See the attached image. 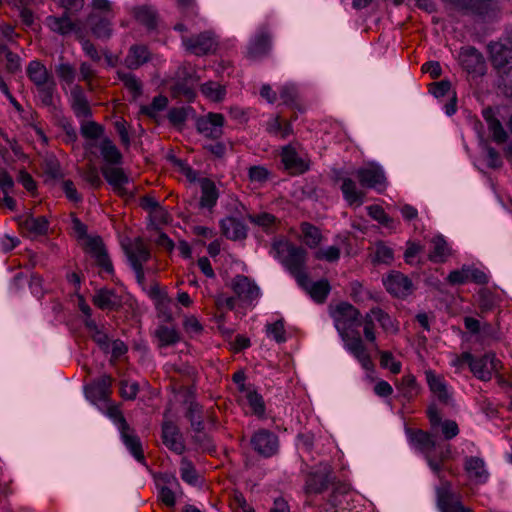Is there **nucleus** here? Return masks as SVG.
<instances>
[{
    "label": "nucleus",
    "mask_w": 512,
    "mask_h": 512,
    "mask_svg": "<svg viewBox=\"0 0 512 512\" xmlns=\"http://www.w3.org/2000/svg\"><path fill=\"white\" fill-rule=\"evenodd\" d=\"M331 316L346 347L351 352H363V342L358 331L362 324L360 311L348 302H340L332 310Z\"/></svg>",
    "instance_id": "nucleus-1"
},
{
    "label": "nucleus",
    "mask_w": 512,
    "mask_h": 512,
    "mask_svg": "<svg viewBox=\"0 0 512 512\" xmlns=\"http://www.w3.org/2000/svg\"><path fill=\"white\" fill-rule=\"evenodd\" d=\"M272 250L275 252V257L280 259L281 263L295 277L297 282H302L306 279L305 264L307 252L304 248L288 241L278 240L273 242Z\"/></svg>",
    "instance_id": "nucleus-2"
},
{
    "label": "nucleus",
    "mask_w": 512,
    "mask_h": 512,
    "mask_svg": "<svg viewBox=\"0 0 512 512\" xmlns=\"http://www.w3.org/2000/svg\"><path fill=\"white\" fill-rule=\"evenodd\" d=\"M452 363L458 367L467 364L474 376L483 381L490 380L492 374L501 367L495 354H461Z\"/></svg>",
    "instance_id": "nucleus-3"
},
{
    "label": "nucleus",
    "mask_w": 512,
    "mask_h": 512,
    "mask_svg": "<svg viewBox=\"0 0 512 512\" xmlns=\"http://www.w3.org/2000/svg\"><path fill=\"white\" fill-rule=\"evenodd\" d=\"M182 41L185 48L196 56L213 54L218 48L217 36L211 30L201 32L197 35L183 37Z\"/></svg>",
    "instance_id": "nucleus-4"
},
{
    "label": "nucleus",
    "mask_w": 512,
    "mask_h": 512,
    "mask_svg": "<svg viewBox=\"0 0 512 512\" xmlns=\"http://www.w3.org/2000/svg\"><path fill=\"white\" fill-rule=\"evenodd\" d=\"M250 444L255 452L265 458H270L279 451L278 436L267 429H259L254 432L251 436Z\"/></svg>",
    "instance_id": "nucleus-5"
},
{
    "label": "nucleus",
    "mask_w": 512,
    "mask_h": 512,
    "mask_svg": "<svg viewBox=\"0 0 512 512\" xmlns=\"http://www.w3.org/2000/svg\"><path fill=\"white\" fill-rule=\"evenodd\" d=\"M383 282L386 290L394 297L405 298L414 290L411 279L399 271H392Z\"/></svg>",
    "instance_id": "nucleus-6"
},
{
    "label": "nucleus",
    "mask_w": 512,
    "mask_h": 512,
    "mask_svg": "<svg viewBox=\"0 0 512 512\" xmlns=\"http://www.w3.org/2000/svg\"><path fill=\"white\" fill-rule=\"evenodd\" d=\"M224 116L221 113L210 112L197 119L196 127L199 133L207 138L218 139L223 134Z\"/></svg>",
    "instance_id": "nucleus-7"
},
{
    "label": "nucleus",
    "mask_w": 512,
    "mask_h": 512,
    "mask_svg": "<svg viewBox=\"0 0 512 512\" xmlns=\"http://www.w3.org/2000/svg\"><path fill=\"white\" fill-rule=\"evenodd\" d=\"M451 484L446 481L437 490V506L441 512H473L465 507L461 501L450 490Z\"/></svg>",
    "instance_id": "nucleus-8"
},
{
    "label": "nucleus",
    "mask_w": 512,
    "mask_h": 512,
    "mask_svg": "<svg viewBox=\"0 0 512 512\" xmlns=\"http://www.w3.org/2000/svg\"><path fill=\"white\" fill-rule=\"evenodd\" d=\"M100 171L108 182L109 185L112 186L113 190L121 197L130 196L132 197V193H128L125 185L129 183V177L125 174L124 170L120 167L103 165L100 168Z\"/></svg>",
    "instance_id": "nucleus-9"
},
{
    "label": "nucleus",
    "mask_w": 512,
    "mask_h": 512,
    "mask_svg": "<svg viewBox=\"0 0 512 512\" xmlns=\"http://www.w3.org/2000/svg\"><path fill=\"white\" fill-rule=\"evenodd\" d=\"M356 177L360 185L366 188L384 186L386 182V177L382 168L374 163H370L366 167L359 168L356 171Z\"/></svg>",
    "instance_id": "nucleus-10"
},
{
    "label": "nucleus",
    "mask_w": 512,
    "mask_h": 512,
    "mask_svg": "<svg viewBox=\"0 0 512 512\" xmlns=\"http://www.w3.org/2000/svg\"><path fill=\"white\" fill-rule=\"evenodd\" d=\"M85 249L95 258L99 267L109 274L113 273V265L101 237H88Z\"/></svg>",
    "instance_id": "nucleus-11"
},
{
    "label": "nucleus",
    "mask_w": 512,
    "mask_h": 512,
    "mask_svg": "<svg viewBox=\"0 0 512 512\" xmlns=\"http://www.w3.org/2000/svg\"><path fill=\"white\" fill-rule=\"evenodd\" d=\"M231 288L237 297L246 303H252L260 294L259 287L244 275L234 277Z\"/></svg>",
    "instance_id": "nucleus-12"
},
{
    "label": "nucleus",
    "mask_w": 512,
    "mask_h": 512,
    "mask_svg": "<svg viewBox=\"0 0 512 512\" xmlns=\"http://www.w3.org/2000/svg\"><path fill=\"white\" fill-rule=\"evenodd\" d=\"M427 416L432 429H436L438 427L441 428V433L445 440H451L459 434L460 430L456 421L450 419L442 420V417L436 407H429L427 410Z\"/></svg>",
    "instance_id": "nucleus-13"
},
{
    "label": "nucleus",
    "mask_w": 512,
    "mask_h": 512,
    "mask_svg": "<svg viewBox=\"0 0 512 512\" xmlns=\"http://www.w3.org/2000/svg\"><path fill=\"white\" fill-rule=\"evenodd\" d=\"M452 459V446L450 444H436V449L427 454V464L433 473L441 479L444 463Z\"/></svg>",
    "instance_id": "nucleus-14"
},
{
    "label": "nucleus",
    "mask_w": 512,
    "mask_h": 512,
    "mask_svg": "<svg viewBox=\"0 0 512 512\" xmlns=\"http://www.w3.org/2000/svg\"><path fill=\"white\" fill-rule=\"evenodd\" d=\"M87 25L92 35L102 41L110 39L113 33L111 20L99 13H90L87 18Z\"/></svg>",
    "instance_id": "nucleus-15"
},
{
    "label": "nucleus",
    "mask_w": 512,
    "mask_h": 512,
    "mask_svg": "<svg viewBox=\"0 0 512 512\" xmlns=\"http://www.w3.org/2000/svg\"><path fill=\"white\" fill-rule=\"evenodd\" d=\"M491 61L495 68L507 72L512 69V48L495 42L489 45Z\"/></svg>",
    "instance_id": "nucleus-16"
},
{
    "label": "nucleus",
    "mask_w": 512,
    "mask_h": 512,
    "mask_svg": "<svg viewBox=\"0 0 512 512\" xmlns=\"http://www.w3.org/2000/svg\"><path fill=\"white\" fill-rule=\"evenodd\" d=\"M407 433L411 445L420 451L424 455L425 459L427 458V454L430 455L433 449H436L437 441L429 432L421 429H409L407 430Z\"/></svg>",
    "instance_id": "nucleus-17"
},
{
    "label": "nucleus",
    "mask_w": 512,
    "mask_h": 512,
    "mask_svg": "<svg viewBox=\"0 0 512 512\" xmlns=\"http://www.w3.org/2000/svg\"><path fill=\"white\" fill-rule=\"evenodd\" d=\"M464 470L468 478L476 484H484L489 478L485 462L482 458L476 456H468L464 459Z\"/></svg>",
    "instance_id": "nucleus-18"
},
{
    "label": "nucleus",
    "mask_w": 512,
    "mask_h": 512,
    "mask_svg": "<svg viewBox=\"0 0 512 512\" xmlns=\"http://www.w3.org/2000/svg\"><path fill=\"white\" fill-rule=\"evenodd\" d=\"M460 62L469 73H482L485 69V60L483 55L474 47L462 48Z\"/></svg>",
    "instance_id": "nucleus-19"
},
{
    "label": "nucleus",
    "mask_w": 512,
    "mask_h": 512,
    "mask_svg": "<svg viewBox=\"0 0 512 512\" xmlns=\"http://www.w3.org/2000/svg\"><path fill=\"white\" fill-rule=\"evenodd\" d=\"M92 302L101 310L117 311L122 306V299L113 289L101 288L96 291Z\"/></svg>",
    "instance_id": "nucleus-20"
},
{
    "label": "nucleus",
    "mask_w": 512,
    "mask_h": 512,
    "mask_svg": "<svg viewBox=\"0 0 512 512\" xmlns=\"http://www.w3.org/2000/svg\"><path fill=\"white\" fill-rule=\"evenodd\" d=\"M162 440L164 445L177 454H182L185 445L178 427L173 422H164L162 425Z\"/></svg>",
    "instance_id": "nucleus-21"
},
{
    "label": "nucleus",
    "mask_w": 512,
    "mask_h": 512,
    "mask_svg": "<svg viewBox=\"0 0 512 512\" xmlns=\"http://www.w3.org/2000/svg\"><path fill=\"white\" fill-rule=\"evenodd\" d=\"M123 248L131 266L136 265V263L143 265L150 259V250L140 237H137L130 244L124 245Z\"/></svg>",
    "instance_id": "nucleus-22"
},
{
    "label": "nucleus",
    "mask_w": 512,
    "mask_h": 512,
    "mask_svg": "<svg viewBox=\"0 0 512 512\" xmlns=\"http://www.w3.org/2000/svg\"><path fill=\"white\" fill-rule=\"evenodd\" d=\"M329 485L328 473L324 470L309 472L305 478L304 492L306 495L321 494Z\"/></svg>",
    "instance_id": "nucleus-23"
},
{
    "label": "nucleus",
    "mask_w": 512,
    "mask_h": 512,
    "mask_svg": "<svg viewBox=\"0 0 512 512\" xmlns=\"http://www.w3.org/2000/svg\"><path fill=\"white\" fill-rule=\"evenodd\" d=\"M71 108L78 118H89L92 116L88 99L81 86L75 85L71 89Z\"/></svg>",
    "instance_id": "nucleus-24"
},
{
    "label": "nucleus",
    "mask_w": 512,
    "mask_h": 512,
    "mask_svg": "<svg viewBox=\"0 0 512 512\" xmlns=\"http://www.w3.org/2000/svg\"><path fill=\"white\" fill-rule=\"evenodd\" d=\"M281 158L285 169L289 170L291 174H302L308 170L307 163L298 156L291 145L282 148Z\"/></svg>",
    "instance_id": "nucleus-25"
},
{
    "label": "nucleus",
    "mask_w": 512,
    "mask_h": 512,
    "mask_svg": "<svg viewBox=\"0 0 512 512\" xmlns=\"http://www.w3.org/2000/svg\"><path fill=\"white\" fill-rule=\"evenodd\" d=\"M222 234L230 240H244L247 237V227L235 217H227L220 222Z\"/></svg>",
    "instance_id": "nucleus-26"
},
{
    "label": "nucleus",
    "mask_w": 512,
    "mask_h": 512,
    "mask_svg": "<svg viewBox=\"0 0 512 512\" xmlns=\"http://www.w3.org/2000/svg\"><path fill=\"white\" fill-rule=\"evenodd\" d=\"M297 283L318 303H323L330 292V285L327 280L322 279L313 283L308 274H306L305 280Z\"/></svg>",
    "instance_id": "nucleus-27"
},
{
    "label": "nucleus",
    "mask_w": 512,
    "mask_h": 512,
    "mask_svg": "<svg viewBox=\"0 0 512 512\" xmlns=\"http://www.w3.org/2000/svg\"><path fill=\"white\" fill-rule=\"evenodd\" d=\"M111 379L102 377L101 379L85 387L86 397L93 403L105 401L110 393Z\"/></svg>",
    "instance_id": "nucleus-28"
},
{
    "label": "nucleus",
    "mask_w": 512,
    "mask_h": 512,
    "mask_svg": "<svg viewBox=\"0 0 512 512\" xmlns=\"http://www.w3.org/2000/svg\"><path fill=\"white\" fill-rule=\"evenodd\" d=\"M425 376L431 392L438 398L440 402L448 403L450 395L444 378L432 370H427L425 372Z\"/></svg>",
    "instance_id": "nucleus-29"
},
{
    "label": "nucleus",
    "mask_w": 512,
    "mask_h": 512,
    "mask_svg": "<svg viewBox=\"0 0 512 512\" xmlns=\"http://www.w3.org/2000/svg\"><path fill=\"white\" fill-rule=\"evenodd\" d=\"M454 9L465 13L484 14L492 0H443Z\"/></svg>",
    "instance_id": "nucleus-30"
},
{
    "label": "nucleus",
    "mask_w": 512,
    "mask_h": 512,
    "mask_svg": "<svg viewBox=\"0 0 512 512\" xmlns=\"http://www.w3.org/2000/svg\"><path fill=\"white\" fill-rule=\"evenodd\" d=\"M271 48V36L266 31H261L248 47V56L258 59L268 54Z\"/></svg>",
    "instance_id": "nucleus-31"
},
{
    "label": "nucleus",
    "mask_w": 512,
    "mask_h": 512,
    "mask_svg": "<svg viewBox=\"0 0 512 512\" xmlns=\"http://www.w3.org/2000/svg\"><path fill=\"white\" fill-rule=\"evenodd\" d=\"M341 191L344 199L351 206H361L364 201L365 193L357 188L355 181L351 178H342Z\"/></svg>",
    "instance_id": "nucleus-32"
},
{
    "label": "nucleus",
    "mask_w": 512,
    "mask_h": 512,
    "mask_svg": "<svg viewBox=\"0 0 512 512\" xmlns=\"http://www.w3.org/2000/svg\"><path fill=\"white\" fill-rule=\"evenodd\" d=\"M27 76L35 86H40L53 80V75L47 70L45 65L39 60L31 61L27 66Z\"/></svg>",
    "instance_id": "nucleus-33"
},
{
    "label": "nucleus",
    "mask_w": 512,
    "mask_h": 512,
    "mask_svg": "<svg viewBox=\"0 0 512 512\" xmlns=\"http://www.w3.org/2000/svg\"><path fill=\"white\" fill-rule=\"evenodd\" d=\"M483 117L487 122L488 129L492 134V138L498 144L505 143L508 139V134L504 130L501 122L494 116V113L490 107L483 111Z\"/></svg>",
    "instance_id": "nucleus-34"
},
{
    "label": "nucleus",
    "mask_w": 512,
    "mask_h": 512,
    "mask_svg": "<svg viewBox=\"0 0 512 512\" xmlns=\"http://www.w3.org/2000/svg\"><path fill=\"white\" fill-rule=\"evenodd\" d=\"M200 187V206L209 209L214 207L219 197L218 189L216 188L215 183L209 178H202L200 180Z\"/></svg>",
    "instance_id": "nucleus-35"
},
{
    "label": "nucleus",
    "mask_w": 512,
    "mask_h": 512,
    "mask_svg": "<svg viewBox=\"0 0 512 512\" xmlns=\"http://www.w3.org/2000/svg\"><path fill=\"white\" fill-rule=\"evenodd\" d=\"M47 26L60 35H68L75 30V23L71 20V16L64 12L61 16H48L46 18Z\"/></svg>",
    "instance_id": "nucleus-36"
},
{
    "label": "nucleus",
    "mask_w": 512,
    "mask_h": 512,
    "mask_svg": "<svg viewBox=\"0 0 512 512\" xmlns=\"http://www.w3.org/2000/svg\"><path fill=\"white\" fill-rule=\"evenodd\" d=\"M19 225L28 233L38 236L44 235L47 232L49 222L44 216L33 217L28 215L20 219Z\"/></svg>",
    "instance_id": "nucleus-37"
},
{
    "label": "nucleus",
    "mask_w": 512,
    "mask_h": 512,
    "mask_svg": "<svg viewBox=\"0 0 512 512\" xmlns=\"http://www.w3.org/2000/svg\"><path fill=\"white\" fill-rule=\"evenodd\" d=\"M150 59L149 52L144 45H133L125 58V64L129 69H137Z\"/></svg>",
    "instance_id": "nucleus-38"
},
{
    "label": "nucleus",
    "mask_w": 512,
    "mask_h": 512,
    "mask_svg": "<svg viewBox=\"0 0 512 512\" xmlns=\"http://www.w3.org/2000/svg\"><path fill=\"white\" fill-rule=\"evenodd\" d=\"M432 249L428 255L429 259L434 263L444 262L451 254L448 243L442 235H437L431 240Z\"/></svg>",
    "instance_id": "nucleus-39"
},
{
    "label": "nucleus",
    "mask_w": 512,
    "mask_h": 512,
    "mask_svg": "<svg viewBox=\"0 0 512 512\" xmlns=\"http://www.w3.org/2000/svg\"><path fill=\"white\" fill-rule=\"evenodd\" d=\"M134 18L148 29H154L157 26V12L150 6L143 5L133 8Z\"/></svg>",
    "instance_id": "nucleus-40"
},
{
    "label": "nucleus",
    "mask_w": 512,
    "mask_h": 512,
    "mask_svg": "<svg viewBox=\"0 0 512 512\" xmlns=\"http://www.w3.org/2000/svg\"><path fill=\"white\" fill-rule=\"evenodd\" d=\"M121 435L125 446L129 449L134 458L137 461L144 463L145 457L139 437L133 433H130L129 427L128 429L121 431Z\"/></svg>",
    "instance_id": "nucleus-41"
},
{
    "label": "nucleus",
    "mask_w": 512,
    "mask_h": 512,
    "mask_svg": "<svg viewBox=\"0 0 512 512\" xmlns=\"http://www.w3.org/2000/svg\"><path fill=\"white\" fill-rule=\"evenodd\" d=\"M100 151L103 159L110 166L120 165L123 160V156L116 145L108 138L102 140L100 144Z\"/></svg>",
    "instance_id": "nucleus-42"
},
{
    "label": "nucleus",
    "mask_w": 512,
    "mask_h": 512,
    "mask_svg": "<svg viewBox=\"0 0 512 512\" xmlns=\"http://www.w3.org/2000/svg\"><path fill=\"white\" fill-rule=\"evenodd\" d=\"M396 387L400 394L407 400L415 398L420 391L416 378L412 374L403 376L400 382L396 384Z\"/></svg>",
    "instance_id": "nucleus-43"
},
{
    "label": "nucleus",
    "mask_w": 512,
    "mask_h": 512,
    "mask_svg": "<svg viewBox=\"0 0 512 512\" xmlns=\"http://www.w3.org/2000/svg\"><path fill=\"white\" fill-rule=\"evenodd\" d=\"M243 394L253 414L258 417L264 416L266 407L262 395H260L253 387L243 392Z\"/></svg>",
    "instance_id": "nucleus-44"
},
{
    "label": "nucleus",
    "mask_w": 512,
    "mask_h": 512,
    "mask_svg": "<svg viewBox=\"0 0 512 512\" xmlns=\"http://www.w3.org/2000/svg\"><path fill=\"white\" fill-rule=\"evenodd\" d=\"M300 229H301V232L303 235V241L305 242V244L307 246H309L310 248L317 247L318 244L322 240V234H321L320 230L316 226H314L308 222H303L300 226Z\"/></svg>",
    "instance_id": "nucleus-45"
},
{
    "label": "nucleus",
    "mask_w": 512,
    "mask_h": 512,
    "mask_svg": "<svg viewBox=\"0 0 512 512\" xmlns=\"http://www.w3.org/2000/svg\"><path fill=\"white\" fill-rule=\"evenodd\" d=\"M78 174L94 189H99L103 185L98 168L93 163H88L84 168L78 169Z\"/></svg>",
    "instance_id": "nucleus-46"
},
{
    "label": "nucleus",
    "mask_w": 512,
    "mask_h": 512,
    "mask_svg": "<svg viewBox=\"0 0 512 512\" xmlns=\"http://www.w3.org/2000/svg\"><path fill=\"white\" fill-rule=\"evenodd\" d=\"M39 99L44 106L54 107V95L56 93V81L55 79L36 86Z\"/></svg>",
    "instance_id": "nucleus-47"
},
{
    "label": "nucleus",
    "mask_w": 512,
    "mask_h": 512,
    "mask_svg": "<svg viewBox=\"0 0 512 512\" xmlns=\"http://www.w3.org/2000/svg\"><path fill=\"white\" fill-rule=\"evenodd\" d=\"M168 105V98L164 95H158L153 98L150 105H143L140 112L151 119H156L157 113L164 110Z\"/></svg>",
    "instance_id": "nucleus-48"
},
{
    "label": "nucleus",
    "mask_w": 512,
    "mask_h": 512,
    "mask_svg": "<svg viewBox=\"0 0 512 512\" xmlns=\"http://www.w3.org/2000/svg\"><path fill=\"white\" fill-rule=\"evenodd\" d=\"M155 336L159 341V347L174 344L179 341L180 337L177 331L168 326H159L155 330Z\"/></svg>",
    "instance_id": "nucleus-49"
},
{
    "label": "nucleus",
    "mask_w": 512,
    "mask_h": 512,
    "mask_svg": "<svg viewBox=\"0 0 512 512\" xmlns=\"http://www.w3.org/2000/svg\"><path fill=\"white\" fill-rule=\"evenodd\" d=\"M85 325L93 333V340L98 344L101 350H107L110 347V339L104 332L100 331L93 319H86Z\"/></svg>",
    "instance_id": "nucleus-50"
},
{
    "label": "nucleus",
    "mask_w": 512,
    "mask_h": 512,
    "mask_svg": "<svg viewBox=\"0 0 512 512\" xmlns=\"http://www.w3.org/2000/svg\"><path fill=\"white\" fill-rule=\"evenodd\" d=\"M186 417L190 420L191 426L195 431L200 432L203 430L202 407L197 402L189 404Z\"/></svg>",
    "instance_id": "nucleus-51"
},
{
    "label": "nucleus",
    "mask_w": 512,
    "mask_h": 512,
    "mask_svg": "<svg viewBox=\"0 0 512 512\" xmlns=\"http://www.w3.org/2000/svg\"><path fill=\"white\" fill-rule=\"evenodd\" d=\"M118 77L133 94L134 99L142 94V84L133 74L118 72Z\"/></svg>",
    "instance_id": "nucleus-52"
},
{
    "label": "nucleus",
    "mask_w": 512,
    "mask_h": 512,
    "mask_svg": "<svg viewBox=\"0 0 512 512\" xmlns=\"http://www.w3.org/2000/svg\"><path fill=\"white\" fill-rule=\"evenodd\" d=\"M180 475L182 480L188 484L194 485L198 482L197 471L192 462L186 458L181 460Z\"/></svg>",
    "instance_id": "nucleus-53"
},
{
    "label": "nucleus",
    "mask_w": 512,
    "mask_h": 512,
    "mask_svg": "<svg viewBox=\"0 0 512 512\" xmlns=\"http://www.w3.org/2000/svg\"><path fill=\"white\" fill-rule=\"evenodd\" d=\"M371 313H373V316L377 319V321L380 323L381 327L389 333H394L397 331V327L393 321V319L390 317L389 314H387L385 311H383L381 308H372Z\"/></svg>",
    "instance_id": "nucleus-54"
},
{
    "label": "nucleus",
    "mask_w": 512,
    "mask_h": 512,
    "mask_svg": "<svg viewBox=\"0 0 512 512\" xmlns=\"http://www.w3.org/2000/svg\"><path fill=\"white\" fill-rule=\"evenodd\" d=\"M57 76L65 83L72 84L76 77V69L73 65L67 62H60L55 67Z\"/></svg>",
    "instance_id": "nucleus-55"
},
{
    "label": "nucleus",
    "mask_w": 512,
    "mask_h": 512,
    "mask_svg": "<svg viewBox=\"0 0 512 512\" xmlns=\"http://www.w3.org/2000/svg\"><path fill=\"white\" fill-rule=\"evenodd\" d=\"M201 91L214 101H220L225 95V88L216 82L209 81L201 86Z\"/></svg>",
    "instance_id": "nucleus-56"
},
{
    "label": "nucleus",
    "mask_w": 512,
    "mask_h": 512,
    "mask_svg": "<svg viewBox=\"0 0 512 512\" xmlns=\"http://www.w3.org/2000/svg\"><path fill=\"white\" fill-rule=\"evenodd\" d=\"M393 260V250L384 243L379 242L375 247L374 262L390 264Z\"/></svg>",
    "instance_id": "nucleus-57"
},
{
    "label": "nucleus",
    "mask_w": 512,
    "mask_h": 512,
    "mask_svg": "<svg viewBox=\"0 0 512 512\" xmlns=\"http://www.w3.org/2000/svg\"><path fill=\"white\" fill-rule=\"evenodd\" d=\"M469 281V266L463 265L459 270H453L447 276V282L451 285H461Z\"/></svg>",
    "instance_id": "nucleus-58"
},
{
    "label": "nucleus",
    "mask_w": 512,
    "mask_h": 512,
    "mask_svg": "<svg viewBox=\"0 0 512 512\" xmlns=\"http://www.w3.org/2000/svg\"><path fill=\"white\" fill-rule=\"evenodd\" d=\"M103 131V127L94 121L81 125V134L87 139H98L103 134Z\"/></svg>",
    "instance_id": "nucleus-59"
},
{
    "label": "nucleus",
    "mask_w": 512,
    "mask_h": 512,
    "mask_svg": "<svg viewBox=\"0 0 512 512\" xmlns=\"http://www.w3.org/2000/svg\"><path fill=\"white\" fill-rule=\"evenodd\" d=\"M140 206L144 210H148L150 213L161 214V217L165 215V209L161 207L159 202L150 195H145L140 199Z\"/></svg>",
    "instance_id": "nucleus-60"
},
{
    "label": "nucleus",
    "mask_w": 512,
    "mask_h": 512,
    "mask_svg": "<svg viewBox=\"0 0 512 512\" xmlns=\"http://www.w3.org/2000/svg\"><path fill=\"white\" fill-rule=\"evenodd\" d=\"M139 392L137 382L122 380L120 382V394L124 399L134 400Z\"/></svg>",
    "instance_id": "nucleus-61"
},
{
    "label": "nucleus",
    "mask_w": 512,
    "mask_h": 512,
    "mask_svg": "<svg viewBox=\"0 0 512 512\" xmlns=\"http://www.w3.org/2000/svg\"><path fill=\"white\" fill-rule=\"evenodd\" d=\"M247 219L251 223H253L255 225H258V226H261L263 228L270 227L276 221V217L274 215L270 214V213H267V212H263V213H260V214H257V215L248 214L247 215Z\"/></svg>",
    "instance_id": "nucleus-62"
},
{
    "label": "nucleus",
    "mask_w": 512,
    "mask_h": 512,
    "mask_svg": "<svg viewBox=\"0 0 512 512\" xmlns=\"http://www.w3.org/2000/svg\"><path fill=\"white\" fill-rule=\"evenodd\" d=\"M267 334L272 337L277 343H282L286 340L285 329L282 320H278L273 324L267 325Z\"/></svg>",
    "instance_id": "nucleus-63"
},
{
    "label": "nucleus",
    "mask_w": 512,
    "mask_h": 512,
    "mask_svg": "<svg viewBox=\"0 0 512 512\" xmlns=\"http://www.w3.org/2000/svg\"><path fill=\"white\" fill-rule=\"evenodd\" d=\"M172 93L175 97H183L188 102H191L195 97L194 89L185 82H177L172 88Z\"/></svg>",
    "instance_id": "nucleus-64"
}]
</instances>
